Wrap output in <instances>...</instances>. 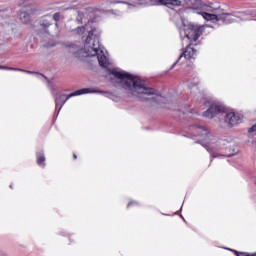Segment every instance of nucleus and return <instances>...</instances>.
I'll use <instances>...</instances> for the list:
<instances>
[{"mask_svg":"<svg viewBox=\"0 0 256 256\" xmlns=\"http://www.w3.org/2000/svg\"><path fill=\"white\" fill-rule=\"evenodd\" d=\"M111 75L116 79H120V81H124L122 84V88L128 93H131L134 97H138L142 101H149V96H153L150 98L151 101H163V96L159 94L155 88L147 87L143 85L141 81H138L133 77V75L127 72L115 71L112 70ZM146 96V97H144ZM144 97V98H143Z\"/></svg>","mask_w":256,"mask_h":256,"instance_id":"nucleus-1","label":"nucleus"},{"mask_svg":"<svg viewBox=\"0 0 256 256\" xmlns=\"http://www.w3.org/2000/svg\"><path fill=\"white\" fill-rule=\"evenodd\" d=\"M100 47L99 38L94 35V30L89 31L84 44L86 57H98L100 67L107 69V67H109V62L107 61V56H105Z\"/></svg>","mask_w":256,"mask_h":256,"instance_id":"nucleus-2","label":"nucleus"},{"mask_svg":"<svg viewBox=\"0 0 256 256\" xmlns=\"http://www.w3.org/2000/svg\"><path fill=\"white\" fill-rule=\"evenodd\" d=\"M85 93H94V91H91V89H89V88H83V89H80V90H76V91L70 93L69 95L60 94L55 99L56 109H58V111H60V109L63 108V105H65V103H67V101H69V99H71V97H77L79 95H85Z\"/></svg>","mask_w":256,"mask_h":256,"instance_id":"nucleus-3","label":"nucleus"},{"mask_svg":"<svg viewBox=\"0 0 256 256\" xmlns=\"http://www.w3.org/2000/svg\"><path fill=\"white\" fill-rule=\"evenodd\" d=\"M184 34L185 37L193 43V41H197V39L203 35V27L189 24L188 26H185Z\"/></svg>","mask_w":256,"mask_h":256,"instance_id":"nucleus-4","label":"nucleus"},{"mask_svg":"<svg viewBox=\"0 0 256 256\" xmlns=\"http://www.w3.org/2000/svg\"><path fill=\"white\" fill-rule=\"evenodd\" d=\"M219 113H225V106L220 104H212L205 112H203V117L206 119H213L217 117Z\"/></svg>","mask_w":256,"mask_h":256,"instance_id":"nucleus-5","label":"nucleus"},{"mask_svg":"<svg viewBox=\"0 0 256 256\" xmlns=\"http://www.w3.org/2000/svg\"><path fill=\"white\" fill-rule=\"evenodd\" d=\"M196 53H197V50H195V48H193V43L188 44L186 46L185 50L183 51V53L179 56L178 60L172 65L171 69H173L175 67V65H177V63H179V61H181V59H183V57L190 60L195 57Z\"/></svg>","mask_w":256,"mask_h":256,"instance_id":"nucleus-6","label":"nucleus"},{"mask_svg":"<svg viewBox=\"0 0 256 256\" xmlns=\"http://www.w3.org/2000/svg\"><path fill=\"white\" fill-rule=\"evenodd\" d=\"M221 10H222L221 6L213 2H208V3L202 2V6L200 7V11L202 13H214L219 15V13H221Z\"/></svg>","mask_w":256,"mask_h":256,"instance_id":"nucleus-7","label":"nucleus"},{"mask_svg":"<svg viewBox=\"0 0 256 256\" xmlns=\"http://www.w3.org/2000/svg\"><path fill=\"white\" fill-rule=\"evenodd\" d=\"M225 121L230 125V127H235V125H239V123H242L243 118L241 115L236 114L235 112H229L225 116Z\"/></svg>","mask_w":256,"mask_h":256,"instance_id":"nucleus-8","label":"nucleus"},{"mask_svg":"<svg viewBox=\"0 0 256 256\" xmlns=\"http://www.w3.org/2000/svg\"><path fill=\"white\" fill-rule=\"evenodd\" d=\"M184 2L185 5H187L189 9H192V11L197 15L201 11V6L203 4L202 0H184Z\"/></svg>","mask_w":256,"mask_h":256,"instance_id":"nucleus-9","label":"nucleus"},{"mask_svg":"<svg viewBox=\"0 0 256 256\" xmlns=\"http://www.w3.org/2000/svg\"><path fill=\"white\" fill-rule=\"evenodd\" d=\"M218 21H222V23L229 25L234 23L235 16H233V14L225 13V10L222 9L221 13L218 14Z\"/></svg>","mask_w":256,"mask_h":256,"instance_id":"nucleus-10","label":"nucleus"},{"mask_svg":"<svg viewBox=\"0 0 256 256\" xmlns=\"http://www.w3.org/2000/svg\"><path fill=\"white\" fill-rule=\"evenodd\" d=\"M198 15H201L206 21H219V14L200 11Z\"/></svg>","mask_w":256,"mask_h":256,"instance_id":"nucleus-11","label":"nucleus"},{"mask_svg":"<svg viewBox=\"0 0 256 256\" xmlns=\"http://www.w3.org/2000/svg\"><path fill=\"white\" fill-rule=\"evenodd\" d=\"M194 133L196 134V137H205L206 135H209V130L205 127L195 126Z\"/></svg>","mask_w":256,"mask_h":256,"instance_id":"nucleus-12","label":"nucleus"},{"mask_svg":"<svg viewBox=\"0 0 256 256\" xmlns=\"http://www.w3.org/2000/svg\"><path fill=\"white\" fill-rule=\"evenodd\" d=\"M160 5H172L173 7H181V0H157Z\"/></svg>","mask_w":256,"mask_h":256,"instance_id":"nucleus-13","label":"nucleus"},{"mask_svg":"<svg viewBox=\"0 0 256 256\" xmlns=\"http://www.w3.org/2000/svg\"><path fill=\"white\" fill-rule=\"evenodd\" d=\"M51 21H53V18L50 15H46L40 21V25L47 29V27H51Z\"/></svg>","mask_w":256,"mask_h":256,"instance_id":"nucleus-14","label":"nucleus"},{"mask_svg":"<svg viewBox=\"0 0 256 256\" xmlns=\"http://www.w3.org/2000/svg\"><path fill=\"white\" fill-rule=\"evenodd\" d=\"M36 163L39 167H45V154L42 152L36 153Z\"/></svg>","mask_w":256,"mask_h":256,"instance_id":"nucleus-15","label":"nucleus"},{"mask_svg":"<svg viewBox=\"0 0 256 256\" xmlns=\"http://www.w3.org/2000/svg\"><path fill=\"white\" fill-rule=\"evenodd\" d=\"M0 69H4L6 71H20L21 73H28L29 75H33L32 71L24 70L20 68H14V67H7V66H0Z\"/></svg>","mask_w":256,"mask_h":256,"instance_id":"nucleus-16","label":"nucleus"},{"mask_svg":"<svg viewBox=\"0 0 256 256\" xmlns=\"http://www.w3.org/2000/svg\"><path fill=\"white\" fill-rule=\"evenodd\" d=\"M20 19H21L22 23L27 24V23H29V21H31V15H29V13H27V12H22L20 14Z\"/></svg>","mask_w":256,"mask_h":256,"instance_id":"nucleus-17","label":"nucleus"},{"mask_svg":"<svg viewBox=\"0 0 256 256\" xmlns=\"http://www.w3.org/2000/svg\"><path fill=\"white\" fill-rule=\"evenodd\" d=\"M53 19H54V21L56 22V25H57V23H59V21H60V19H61V13L56 12V13L53 15Z\"/></svg>","mask_w":256,"mask_h":256,"instance_id":"nucleus-18","label":"nucleus"},{"mask_svg":"<svg viewBox=\"0 0 256 256\" xmlns=\"http://www.w3.org/2000/svg\"><path fill=\"white\" fill-rule=\"evenodd\" d=\"M137 205H139V202L132 200L128 203L127 208L129 209L130 207H135Z\"/></svg>","mask_w":256,"mask_h":256,"instance_id":"nucleus-19","label":"nucleus"},{"mask_svg":"<svg viewBox=\"0 0 256 256\" xmlns=\"http://www.w3.org/2000/svg\"><path fill=\"white\" fill-rule=\"evenodd\" d=\"M256 132V125H253L251 128H249L248 133H255Z\"/></svg>","mask_w":256,"mask_h":256,"instance_id":"nucleus-20","label":"nucleus"},{"mask_svg":"<svg viewBox=\"0 0 256 256\" xmlns=\"http://www.w3.org/2000/svg\"><path fill=\"white\" fill-rule=\"evenodd\" d=\"M28 5H29V4L23 2V3L20 4V7H27Z\"/></svg>","mask_w":256,"mask_h":256,"instance_id":"nucleus-21","label":"nucleus"},{"mask_svg":"<svg viewBox=\"0 0 256 256\" xmlns=\"http://www.w3.org/2000/svg\"><path fill=\"white\" fill-rule=\"evenodd\" d=\"M73 157H74V159H77V155L76 154H73Z\"/></svg>","mask_w":256,"mask_h":256,"instance_id":"nucleus-22","label":"nucleus"}]
</instances>
